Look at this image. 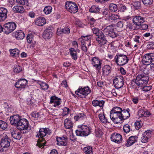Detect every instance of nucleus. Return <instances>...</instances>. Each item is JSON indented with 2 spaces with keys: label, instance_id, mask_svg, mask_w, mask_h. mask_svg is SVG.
<instances>
[{
  "label": "nucleus",
  "instance_id": "1",
  "mask_svg": "<svg viewBox=\"0 0 154 154\" xmlns=\"http://www.w3.org/2000/svg\"><path fill=\"white\" fill-rule=\"evenodd\" d=\"M129 111V109L122 110L120 107H114L110 112V118L115 123H118L130 117Z\"/></svg>",
  "mask_w": 154,
  "mask_h": 154
},
{
  "label": "nucleus",
  "instance_id": "2",
  "mask_svg": "<svg viewBox=\"0 0 154 154\" xmlns=\"http://www.w3.org/2000/svg\"><path fill=\"white\" fill-rule=\"evenodd\" d=\"M79 130H76L75 132L77 135L81 136H87L91 133V128L90 127L85 125L78 126Z\"/></svg>",
  "mask_w": 154,
  "mask_h": 154
},
{
  "label": "nucleus",
  "instance_id": "3",
  "mask_svg": "<svg viewBox=\"0 0 154 154\" xmlns=\"http://www.w3.org/2000/svg\"><path fill=\"white\" fill-rule=\"evenodd\" d=\"M91 92V90L88 87H82L79 86L78 89L75 91V93L80 97L85 98Z\"/></svg>",
  "mask_w": 154,
  "mask_h": 154
},
{
  "label": "nucleus",
  "instance_id": "4",
  "mask_svg": "<svg viewBox=\"0 0 154 154\" xmlns=\"http://www.w3.org/2000/svg\"><path fill=\"white\" fill-rule=\"evenodd\" d=\"M149 79L147 75L144 74H139L137 76L135 82L137 85L142 87L148 82Z\"/></svg>",
  "mask_w": 154,
  "mask_h": 154
},
{
  "label": "nucleus",
  "instance_id": "5",
  "mask_svg": "<svg viewBox=\"0 0 154 154\" xmlns=\"http://www.w3.org/2000/svg\"><path fill=\"white\" fill-rule=\"evenodd\" d=\"M29 122L25 119H20L16 125L17 128L20 131L27 130L29 128Z\"/></svg>",
  "mask_w": 154,
  "mask_h": 154
},
{
  "label": "nucleus",
  "instance_id": "6",
  "mask_svg": "<svg viewBox=\"0 0 154 154\" xmlns=\"http://www.w3.org/2000/svg\"><path fill=\"white\" fill-rule=\"evenodd\" d=\"M17 27L16 24L14 22H9L5 24L4 30L6 34H8L14 31Z\"/></svg>",
  "mask_w": 154,
  "mask_h": 154
},
{
  "label": "nucleus",
  "instance_id": "7",
  "mask_svg": "<svg viewBox=\"0 0 154 154\" xmlns=\"http://www.w3.org/2000/svg\"><path fill=\"white\" fill-rule=\"evenodd\" d=\"M115 62L116 64L119 66H123L127 63L128 60L127 56L124 55H116L115 57Z\"/></svg>",
  "mask_w": 154,
  "mask_h": 154
},
{
  "label": "nucleus",
  "instance_id": "8",
  "mask_svg": "<svg viewBox=\"0 0 154 154\" xmlns=\"http://www.w3.org/2000/svg\"><path fill=\"white\" fill-rule=\"evenodd\" d=\"M65 7L67 11L73 13H76L78 10V8L76 4L72 2H66Z\"/></svg>",
  "mask_w": 154,
  "mask_h": 154
},
{
  "label": "nucleus",
  "instance_id": "9",
  "mask_svg": "<svg viewBox=\"0 0 154 154\" xmlns=\"http://www.w3.org/2000/svg\"><path fill=\"white\" fill-rule=\"evenodd\" d=\"M27 81L25 79H21L18 80L15 84L16 88L19 90H24L27 85Z\"/></svg>",
  "mask_w": 154,
  "mask_h": 154
},
{
  "label": "nucleus",
  "instance_id": "10",
  "mask_svg": "<svg viewBox=\"0 0 154 154\" xmlns=\"http://www.w3.org/2000/svg\"><path fill=\"white\" fill-rule=\"evenodd\" d=\"M113 84L116 88L119 89L122 87L124 84L123 78L121 76L115 78L113 80Z\"/></svg>",
  "mask_w": 154,
  "mask_h": 154
},
{
  "label": "nucleus",
  "instance_id": "11",
  "mask_svg": "<svg viewBox=\"0 0 154 154\" xmlns=\"http://www.w3.org/2000/svg\"><path fill=\"white\" fill-rule=\"evenodd\" d=\"M53 36V32L51 27H48L44 30L42 36L46 40L50 39Z\"/></svg>",
  "mask_w": 154,
  "mask_h": 154
},
{
  "label": "nucleus",
  "instance_id": "12",
  "mask_svg": "<svg viewBox=\"0 0 154 154\" xmlns=\"http://www.w3.org/2000/svg\"><path fill=\"white\" fill-rule=\"evenodd\" d=\"M101 62L98 57H95L92 59L91 64L96 69L99 71L101 67Z\"/></svg>",
  "mask_w": 154,
  "mask_h": 154
},
{
  "label": "nucleus",
  "instance_id": "13",
  "mask_svg": "<svg viewBox=\"0 0 154 154\" xmlns=\"http://www.w3.org/2000/svg\"><path fill=\"white\" fill-rule=\"evenodd\" d=\"M96 40L100 45H104L106 44L107 40L103 33H100L96 38Z\"/></svg>",
  "mask_w": 154,
  "mask_h": 154
},
{
  "label": "nucleus",
  "instance_id": "14",
  "mask_svg": "<svg viewBox=\"0 0 154 154\" xmlns=\"http://www.w3.org/2000/svg\"><path fill=\"white\" fill-rule=\"evenodd\" d=\"M153 60L152 53L146 54L143 56V63L146 65H149L152 63Z\"/></svg>",
  "mask_w": 154,
  "mask_h": 154
},
{
  "label": "nucleus",
  "instance_id": "15",
  "mask_svg": "<svg viewBox=\"0 0 154 154\" xmlns=\"http://www.w3.org/2000/svg\"><path fill=\"white\" fill-rule=\"evenodd\" d=\"M110 138L112 141L119 143L122 142V136L120 134L115 133L112 134Z\"/></svg>",
  "mask_w": 154,
  "mask_h": 154
},
{
  "label": "nucleus",
  "instance_id": "16",
  "mask_svg": "<svg viewBox=\"0 0 154 154\" xmlns=\"http://www.w3.org/2000/svg\"><path fill=\"white\" fill-rule=\"evenodd\" d=\"M50 130L47 128H41L40 129L39 133L37 134V136L39 138H42L47 134H50L51 133Z\"/></svg>",
  "mask_w": 154,
  "mask_h": 154
},
{
  "label": "nucleus",
  "instance_id": "17",
  "mask_svg": "<svg viewBox=\"0 0 154 154\" xmlns=\"http://www.w3.org/2000/svg\"><path fill=\"white\" fill-rule=\"evenodd\" d=\"M12 35L18 40L23 39L25 36L24 32L20 30H17L13 32Z\"/></svg>",
  "mask_w": 154,
  "mask_h": 154
},
{
  "label": "nucleus",
  "instance_id": "18",
  "mask_svg": "<svg viewBox=\"0 0 154 154\" xmlns=\"http://www.w3.org/2000/svg\"><path fill=\"white\" fill-rule=\"evenodd\" d=\"M7 10L3 7L0 8V22L5 21L7 17Z\"/></svg>",
  "mask_w": 154,
  "mask_h": 154
},
{
  "label": "nucleus",
  "instance_id": "19",
  "mask_svg": "<svg viewBox=\"0 0 154 154\" xmlns=\"http://www.w3.org/2000/svg\"><path fill=\"white\" fill-rule=\"evenodd\" d=\"M69 52L72 59L75 60H76L78 58L77 53L80 52V50L71 48L69 49Z\"/></svg>",
  "mask_w": 154,
  "mask_h": 154
},
{
  "label": "nucleus",
  "instance_id": "20",
  "mask_svg": "<svg viewBox=\"0 0 154 154\" xmlns=\"http://www.w3.org/2000/svg\"><path fill=\"white\" fill-rule=\"evenodd\" d=\"M133 22L135 24L138 26L141 25L145 21V19L140 16H137L133 17Z\"/></svg>",
  "mask_w": 154,
  "mask_h": 154
},
{
  "label": "nucleus",
  "instance_id": "21",
  "mask_svg": "<svg viewBox=\"0 0 154 154\" xmlns=\"http://www.w3.org/2000/svg\"><path fill=\"white\" fill-rule=\"evenodd\" d=\"M34 23L37 26H42L46 23V20L43 17H39L35 19Z\"/></svg>",
  "mask_w": 154,
  "mask_h": 154
},
{
  "label": "nucleus",
  "instance_id": "22",
  "mask_svg": "<svg viewBox=\"0 0 154 154\" xmlns=\"http://www.w3.org/2000/svg\"><path fill=\"white\" fill-rule=\"evenodd\" d=\"M50 103H52L55 107L58 106L61 103V100L56 96H53L51 98Z\"/></svg>",
  "mask_w": 154,
  "mask_h": 154
},
{
  "label": "nucleus",
  "instance_id": "23",
  "mask_svg": "<svg viewBox=\"0 0 154 154\" xmlns=\"http://www.w3.org/2000/svg\"><path fill=\"white\" fill-rule=\"evenodd\" d=\"M97 112L98 113L99 119L102 123H106L107 122V120L104 116L103 109L101 108L99 109Z\"/></svg>",
  "mask_w": 154,
  "mask_h": 154
},
{
  "label": "nucleus",
  "instance_id": "24",
  "mask_svg": "<svg viewBox=\"0 0 154 154\" xmlns=\"http://www.w3.org/2000/svg\"><path fill=\"white\" fill-rule=\"evenodd\" d=\"M57 141L58 145L66 146L67 144V139L66 137L63 136L57 138Z\"/></svg>",
  "mask_w": 154,
  "mask_h": 154
},
{
  "label": "nucleus",
  "instance_id": "25",
  "mask_svg": "<svg viewBox=\"0 0 154 154\" xmlns=\"http://www.w3.org/2000/svg\"><path fill=\"white\" fill-rule=\"evenodd\" d=\"M102 69L103 75L106 76L111 73L112 67L109 65H105L103 67Z\"/></svg>",
  "mask_w": 154,
  "mask_h": 154
},
{
  "label": "nucleus",
  "instance_id": "26",
  "mask_svg": "<svg viewBox=\"0 0 154 154\" xmlns=\"http://www.w3.org/2000/svg\"><path fill=\"white\" fill-rule=\"evenodd\" d=\"M138 114L140 117H148L150 113L147 110L142 109H140L138 112Z\"/></svg>",
  "mask_w": 154,
  "mask_h": 154
},
{
  "label": "nucleus",
  "instance_id": "27",
  "mask_svg": "<svg viewBox=\"0 0 154 154\" xmlns=\"http://www.w3.org/2000/svg\"><path fill=\"white\" fill-rule=\"evenodd\" d=\"M20 120V116L18 115H14L11 116L10 118L11 123L12 125L16 126Z\"/></svg>",
  "mask_w": 154,
  "mask_h": 154
},
{
  "label": "nucleus",
  "instance_id": "28",
  "mask_svg": "<svg viewBox=\"0 0 154 154\" xmlns=\"http://www.w3.org/2000/svg\"><path fill=\"white\" fill-rule=\"evenodd\" d=\"M91 35L82 36L81 37L82 40L81 42L82 43V42H84L87 45L89 46L91 45Z\"/></svg>",
  "mask_w": 154,
  "mask_h": 154
},
{
  "label": "nucleus",
  "instance_id": "29",
  "mask_svg": "<svg viewBox=\"0 0 154 154\" xmlns=\"http://www.w3.org/2000/svg\"><path fill=\"white\" fill-rule=\"evenodd\" d=\"M137 137L136 136L130 137L127 140L125 145L127 146H130L135 143L137 140Z\"/></svg>",
  "mask_w": 154,
  "mask_h": 154
},
{
  "label": "nucleus",
  "instance_id": "30",
  "mask_svg": "<svg viewBox=\"0 0 154 154\" xmlns=\"http://www.w3.org/2000/svg\"><path fill=\"white\" fill-rule=\"evenodd\" d=\"M11 133L12 137L15 139L20 140L22 137V134L19 131L11 130Z\"/></svg>",
  "mask_w": 154,
  "mask_h": 154
},
{
  "label": "nucleus",
  "instance_id": "31",
  "mask_svg": "<svg viewBox=\"0 0 154 154\" xmlns=\"http://www.w3.org/2000/svg\"><path fill=\"white\" fill-rule=\"evenodd\" d=\"M12 10L15 13L20 14L23 13L25 11L24 9L23 6L18 5L14 6L12 8Z\"/></svg>",
  "mask_w": 154,
  "mask_h": 154
},
{
  "label": "nucleus",
  "instance_id": "32",
  "mask_svg": "<svg viewBox=\"0 0 154 154\" xmlns=\"http://www.w3.org/2000/svg\"><path fill=\"white\" fill-rule=\"evenodd\" d=\"M1 146L3 148H7L10 145V143L7 138H3L1 142Z\"/></svg>",
  "mask_w": 154,
  "mask_h": 154
},
{
  "label": "nucleus",
  "instance_id": "33",
  "mask_svg": "<svg viewBox=\"0 0 154 154\" xmlns=\"http://www.w3.org/2000/svg\"><path fill=\"white\" fill-rule=\"evenodd\" d=\"M115 28V26L114 25H111L108 26L104 28H103V30L104 33L108 34L112 31H114Z\"/></svg>",
  "mask_w": 154,
  "mask_h": 154
},
{
  "label": "nucleus",
  "instance_id": "34",
  "mask_svg": "<svg viewBox=\"0 0 154 154\" xmlns=\"http://www.w3.org/2000/svg\"><path fill=\"white\" fill-rule=\"evenodd\" d=\"M64 125L66 129H70L72 128L73 123L70 119H66L64 120Z\"/></svg>",
  "mask_w": 154,
  "mask_h": 154
},
{
  "label": "nucleus",
  "instance_id": "35",
  "mask_svg": "<svg viewBox=\"0 0 154 154\" xmlns=\"http://www.w3.org/2000/svg\"><path fill=\"white\" fill-rule=\"evenodd\" d=\"M92 103L93 106H99L100 107H103L105 101L103 100H93Z\"/></svg>",
  "mask_w": 154,
  "mask_h": 154
},
{
  "label": "nucleus",
  "instance_id": "36",
  "mask_svg": "<svg viewBox=\"0 0 154 154\" xmlns=\"http://www.w3.org/2000/svg\"><path fill=\"white\" fill-rule=\"evenodd\" d=\"M107 16L108 19L109 21H111L115 20L117 19H121L120 17L119 14H109V15H108Z\"/></svg>",
  "mask_w": 154,
  "mask_h": 154
},
{
  "label": "nucleus",
  "instance_id": "37",
  "mask_svg": "<svg viewBox=\"0 0 154 154\" xmlns=\"http://www.w3.org/2000/svg\"><path fill=\"white\" fill-rule=\"evenodd\" d=\"M10 54L11 56L14 57H17L19 56L20 51L17 48H14L10 50Z\"/></svg>",
  "mask_w": 154,
  "mask_h": 154
},
{
  "label": "nucleus",
  "instance_id": "38",
  "mask_svg": "<svg viewBox=\"0 0 154 154\" xmlns=\"http://www.w3.org/2000/svg\"><path fill=\"white\" fill-rule=\"evenodd\" d=\"M89 11L91 13H98L100 11V8L97 6L93 5L90 8Z\"/></svg>",
  "mask_w": 154,
  "mask_h": 154
},
{
  "label": "nucleus",
  "instance_id": "39",
  "mask_svg": "<svg viewBox=\"0 0 154 154\" xmlns=\"http://www.w3.org/2000/svg\"><path fill=\"white\" fill-rule=\"evenodd\" d=\"M37 83L40 85L41 89L42 90H47L49 88L48 85L43 82L38 81Z\"/></svg>",
  "mask_w": 154,
  "mask_h": 154
},
{
  "label": "nucleus",
  "instance_id": "40",
  "mask_svg": "<svg viewBox=\"0 0 154 154\" xmlns=\"http://www.w3.org/2000/svg\"><path fill=\"white\" fill-rule=\"evenodd\" d=\"M118 8L117 6L115 4L111 3L109 5V9L112 12L116 11L118 10Z\"/></svg>",
  "mask_w": 154,
  "mask_h": 154
},
{
  "label": "nucleus",
  "instance_id": "41",
  "mask_svg": "<svg viewBox=\"0 0 154 154\" xmlns=\"http://www.w3.org/2000/svg\"><path fill=\"white\" fill-rule=\"evenodd\" d=\"M45 141L43 139H42V140H39L36 144L37 146L41 147V148H43L44 146H45Z\"/></svg>",
  "mask_w": 154,
  "mask_h": 154
},
{
  "label": "nucleus",
  "instance_id": "42",
  "mask_svg": "<svg viewBox=\"0 0 154 154\" xmlns=\"http://www.w3.org/2000/svg\"><path fill=\"white\" fill-rule=\"evenodd\" d=\"M52 8L50 6H48L45 7L43 11L46 14H50L52 11Z\"/></svg>",
  "mask_w": 154,
  "mask_h": 154
},
{
  "label": "nucleus",
  "instance_id": "43",
  "mask_svg": "<svg viewBox=\"0 0 154 154\" xmlns=\"http://www.w3.org/2000/svg\"><path fill=\"white\" fill-rule=\"evenodd\" d=\"M16 2L18 4L26 6L28 5V0H16Z\"/></svg>",
  "mask_w": 154,
  "mask_h": 154
},
{
  "label": "nucleus",
  "instance_id": "44",
  "mask_svg": "<svg viewBox=\"0 0 154 154\" xmlns=\"http://www.w3.org/2000/svg\"><path fill=\"white\" fill-rule=\"evenodd\" d=\"M84 151L86 154H92V148L90 146L85 147L84 148Z\"/></svg>",
  "mask_w": 154,
  "mask_h": 154
},
{
  "label": "nucleus",
  "instance_id": "45",
  "mask_svg": "<svg viewBox=\"0 0 154 154\" xmlns=\"http://www.w3.org/2000/svg\"><path fill=\"white\" fill-rule=\"evenodd\" d=\"M7 127V123L3 121L0 120V128L3 130H5Z\"/></svg>",
  "mask_w": 154,
  "mask_h": 154
},
{
  "label": "nucleus",
  "instance_id": "46",
  "mask_svg": "<svg viewBox=\"0 0 154 154\" xmlns=\"http://www.w3.org/2000/svg\"><path fill=\"white\" fill-rule=\"evenodd\" d=\"M95 135L97 137H100L102 135L103 133L100 128H97L95 129Z\"/></svg>",
  "mask_w": 154,
  "mask_h": 154
},
{
  "label": "nucleus",
  "instance_id": "47",
  "mask_svg": "<svg viewBox=\"0 0 154 154\" xmlns=\"http://www.w3.org/2000/svg\"><path fill=\"white\" fill-rule=\"evenodd\" d=\"M13 69L14 72L16 73H18L22 70V67L18 65L14 66Z\"/></svg>",
  "mask_w": 154,
  "mask_h": 154
},
{
  "label": "nucleus",
  "instance_id": "48",
  "mask_svg": "<svg viewBox=\"0 0 154 154\" xmlns=\"http://www.w3.org/2000/svg\"><path fill=\"white\" fill-rule=\"evenodd\" d=\"M57 109H54L51 113H49V115L50 117L52 116V118L54 119H56V117L58 115V113L57 112Z\"/></svg>",
  "mask_w": 154,
  "mask_h": 154
},
{
  "label": "nucleus",
  "instance_id": "49",
  "mask_svg": "<svg viewBox=\"0 0 154 154\" xmlns=\"http://www.w3.org/2000/svg\"><path fill=\"white\" fill-rule=\"evenodd\" d=\"M142 1L145 5L148 6L152 4L153 0H142Z\"/></svg>",
  "mask_w": 154,
  "mask_h": 154
},
{
  "label": "nucleus",
  "instance_id": "50",
  "mask_svg": "<svg viewBox=\"0 0 154 154\" xmlns=\"http://www.w3.org/2000/svg\"><path fill=\"white\" fill-rule=\"evenodd\" d=\"M127 8L125 6L123 5H121L119 7L118 10L119 11L124 12L127 10Z\"/></svg>",
  "mask_w": 154,
  "mask_h": 154
},
{
  "label": "nucleus",
  "instance_id": "51",
  "mask_svg": "<svg viewBox=\"0 0 154 154\" xmlns=\"http://www.w3.org/2000/svg\"><path fill=\"white\" fill-rule=\"evenodd\" d=\"M92 30L94 33L97 36L98 35H100V33H102V32L97 28H92Z\"/></svg>",
  "mask_w": 154,
  "mask_h": 154
},
{
  "label": "nucleus",
  "instance_id": "52",
  "mask_svg": "<svg viewBox=\"0 0 154 154\" xmlns=\"http://www.w3.org/2000/svg\"><path fill=\"white\" fill-rule=\"evenodd\" d=\"M123 130L125 132L128 133L130 131V126L128 124L125 125L123 126Z\"/></svg>",
  "mask_w": 154,
  "mask_h": 154
},
{
  "label": "nucleus",
  "instance_id": "53",
  "mask_svg": "<svg viewBox=\"0 0 154 154\" xmlns=\"http://www.w3.org/2000/svg\"><path fill=\"white\" fill-rule=\"evenodd\" d=\"M151 131L150 130H149L145 131L143 133V135L145 136L149 139L151 137Z\"/></svg>",
  "mask_w": 154,
  "mask_h": 154
},
{
  "label": "nucleus",
  "instance_id": "54",
  "mask_svg": "<svg viewBox=\"0 0 154 154\" xmlns=\"http://www.w3.org/2000/svg\"><path fill=\"white\" fill-rule=\"evenodd\" d=\"M40 115L39 112H33L31 114V116L32 119H35L38 117Z\"/></svg>",
  "mask_w": 154,
  "mask_h": 154
},
{
  "label": "nucleus",
  "instance_id": "55",
  "mask_svg": "<svg viewBox=\"0 0 154 154\" xmlns=\"http://www.w3.org/2000/svg\"><path fill=\"white\" fill-rule=\"evenodd\" d=\"M85 115L83 113H80L77 114V115L74 117V119L76 121H77L79 119L84 117Z\"/></svg>",
  "mask_w": 154,
  "mask_h": 154
},
{
  "label": "nucleus",
  "instance_id": "56",
  "mask_svg": "<svg viewBox=\"0 0 154 154\" xmlns=\"http://www.w3.org/2000/svg\"><path fill=\"white\" fill-rule=\"evenodd\" d=\"M33 36L31 34H28L27 36V42L29 43H31L32 41Z\"/></svg>",
  "mask_w": 154,
  "mask_h": 154
},
{
  "label": "nucleus",
  "instance_id": "57",
  "mask_svg": "<svg viewBox=\"0 0 154 154\" xmlns=\"http://www.w3.org/2000/svg\"><path fill=\"white\" fill-rule=\"evenodd\" d=\"M152 86L150 85L145 86L142 89L143 91L147 92L150 91L152 89Z\"/></svg>",
  "mask_w": 154,
  "mask_h": 154
},
{
  "label": "nucleus",
  "instance_id": "58",
  "mask_svg": "<svg viewBox=\"0 0 154 154\" xmlns=\"http://www.w3.org/2000/svg\"><path fill=\"white\" fill-rule=\"evenodd\" d=\"M82 44V49L83 51L84 52H87V46H86V44L84 42H82L81 43Z\"/></svg>",
  "mask_w": 154,
  "mask_h": 154
},
{
  "label": "nucleus",
  "instance_id": "59",
  "mask_svg": "<svg viewBox=\"0 0 154 154\" xmlns=\"http://www.w3.org/2000/svg\"><path fill=\"white\" fill-rule=\"evenodd\" d=\"M63 113L62 115L63 116H65L67 115L69 113V110L68 108L65 107L63 109Z\"/></svg>",
  "mask_w": 154,
  "mask_h": 154
},
{
  "label": "nucleus",
  "instance_id": "60",
  "mask_svg": "<svg viewBox=\"0 0 154 154\" xmlns=\"http://www.w3.org/2000/svg\"><path fill=\"white\" fill-rule=\"evenodd\" d=\"M148 139H149L147 138V137L143 135V134L142 137L141 138V142L143 143H146L148 142Z\"/></svg>",
  "mask_w": 154,
  "mask_h": 154
},
{
  "label": "nucleus",
  "instance_id": "61",
  "mask_svg": "<svg viewBox=\"0 0 154 154\" xmlns=\"http://www.w3.org/2000/svg\"><path fill=\"white\" fill-rule=\"evenodd\" d=\"M70 30L69 28L68 27H65L63 28V32L66 34H68L69 33Z\"/></svg>",
  "mask_w": 154,
  "mask_h": 154
},
{
  "label": "nucleus",
  "instance_id": "62",
  "mask_svg": "<svg viewBox=\"0 0 154 154\" xmlns=\"http://www.w3.org/2000/svg\"><path fill=\"white\" fill-rule=\"evenodd\" d=\"M108 35L109 36L112 38L116 37L117 36V34L114 32L113 31H112L110 33H109Z\"/></svg>",
  "mask_w": 154,
  "mask_h": 154
},
{
  "label": "nucleus",
  "instance_id": "63",
  "mask_svg": "<svg viewBox=\"0 0 154 154\" xmlns=\"http://www.w3.org/2000/svg\"><path fill=\"white\" fill-rule=\"evenodd\" d=\"M147 48L149 49L154 48V42H149L147 45Z\"/></svg>",
  "mask_w": 154,
  "mask_h": 154
},
{
  "label": "nucleus",
  "instance_id": "64",
  "mask_svg": "<svg viewBox=\"0 0 154 154\" xmlns=\"http://www.w3.org/2000/svg\"><path fill=\"white\" fill-rule=\"evenodd\" d=\"M135 126L136 129H139L141 127V124L139 122H136L135 123Z\"/></svg>",
  "mask_w": 154,
  "mask_h": 154
}]
</instances>
